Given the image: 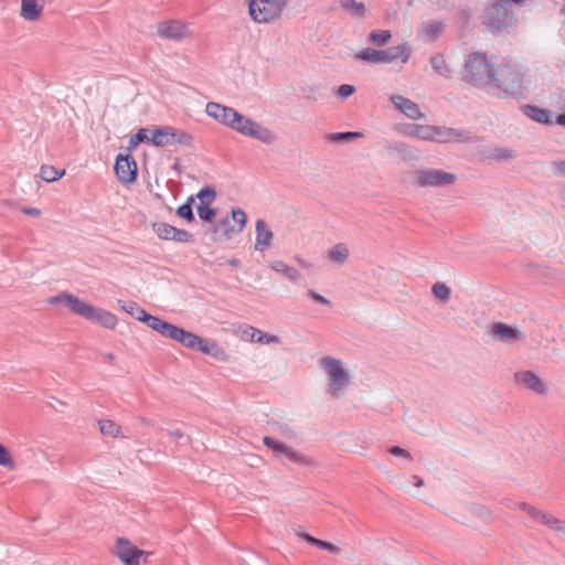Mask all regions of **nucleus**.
<instances>
[{
	"label": "nucleus",
	"instance_id": "nucleus-1",
	"mask_svg": "<svg viewBox=\"0 0 565 565\" xmlns=\"http://www.w3.org/2000/svg\"><path fill=\"white\" fill-rule=\"evenodd\" d=\"M49 303H64L72 313L109 330H114L118 326V319L113 312L103 308L95 307L89 302L79 299L78 297L68 292H62L55 297L50 298Z\"/></svg>",
	"mask_w": 565,
	"mask_h": 565
},
{
	"label": "nucleus",
	"instance_id": "nucleus-2",
	"mask_svg": "<svg viewBox=\"0 0 565 565\" xmlns=\"http://www.w3.org/2000/svg\"><path fill=\"white\" fill-rule=\"evenodd\" d=\"M146 323L150 329L153 331H157L162 337L174 340L185 348L198 350L202 353L210 354L212 353L213 349H216L215 343H211L199 335L186 331L180 327H177L170 322L163 321L162 319L147 315L146 318L142 321Z\"/></svg>",
	"mask_w": 565,
	"mask_h": 565
},
{
	"label": "nucleus",
	"instance_id": "nucleus-3",
	"mask_svg": "<svg viewBox=\"0 0 565 565\" xmlns=\"http://www.w3.org/2000/svg\"><path fill=\"white\" fill-rule=\"evenodd\" d=\"M525 73L522 67L512 63H502L494 68L491 85L488 88L498 89V95L515 97L524 90Z\"/></svg>",
	"mask_w": 565,
	"mask_h": 565
},
{
	"label": "nucleus",
	"instance_id": "nucleus-4",
	"mask_svg": "<svg viewBox=\"0 0 565 565\" xmlns=\"http://www.w3.org/2000/svg\"><path fill=\"white\" fill-rule=\"evenodd\" d=\"M109 554L121 565H148L152 556V552L139 548L126 536L114 539Z\"/></svg>",
	"mask_w": 565,
	"mask_h": 565
},
{
	"label": "nucleus",
	"instance_id": "nucleus-5",
	"mask_svg": "<svg viewBox=\"0 0 565 565\" xmlns=\"http://www.w3.org/2000/svg\"><path fill=\"white\" fill-rule=\"evenodd\" d=\"M493 72L494 67L484 53H471L465 62L463 78L477 87L488 88Z\"/></svg>",
	"mask_w": 565,
	"mask_h": 565
},
{
	"label": "nucleus",
	"instance_id": "nucleus-6",
	"mask_svg": "<svg viewBox=\"0 0 565 565\" xmlns=\"http://www.w3.org/2000/svg\"><path fill=\"white\" fill-rule=\"evenodd\" d=\"M411 53V49L406 44H399L386 50L367 47L358 52L354 57L369 64H390L398 60L405 64L408 62Z\"/></svg>",
	"mask_w": 565,
	"mask_h": 565
},
{
	"label": "nucleus",
	"instance_id": "nucleus-7",
	"mask_svg": "<svg viewBox=\"0 0 565 565\" xmlns=\"http://www.w3.org/2000/svg\"><path fill=\"white\" fill-rule=\"evenodd\" d=\"M320 366L329 379L328 392L333 397H339L350 383L349 371L343 366L341 360L331 356L322 358Z\"/></svg>",
	"mask_w": 565,
	"mask_h": 565
},
{
	"label": "nucleus",
	"instance_id": "nucleus-8",
	"mask_svg": "<svg viewBox=\"0 0 565 565\" xmlns=\"http://www.w3.org/2000/svg\"><path fill=\"white\" fill-rule=\"evenodd\" d=\"M482 23L492 32L511 28L515 23L512 7L502 1H494L486 8Z\"/></svg>",
	"mask_w": 565,
	"mask_h": 565
},
{
	"label": "nucleus",
	"instance_id": "nucleus-9",
	"mask_svg": "<svg viewBox=\"0 0 565 565\" xmlns=\"http://www.w3.org/2000/svg\"><path fill=\"white\" fill-rule=\"evenodd\" d=\"M287 4L288 0H249V17L257 23H273Z\"/></svg>",
	"mask_w": 565,
	"mask_h": 565
},
{
	"label": "nucleus",
	"instance_id": "nucleus-10",
	"mask_svg": "<svg viewBox=\"0 0 565 565\" xmlns=\"http://www.w3.org/2000/svg\"><path fill=\"white\" fill-rule=\"evenodd\" d=\"M205 113L215 121L230 127L241 134L246 132L247 120L231 107L210 102L205 106Z\"/></svg>",
	"mask_w": 565,
	"mask_h": 565
},
{
	"label": "nucleus",
	"instance_id": "nucleus-11",
	"mask_svg": "<svg viewBox=\"0 0 565 565\" xmlns=\"http://www.w3.org/2000/svg\"><path fill=\"white\" fill-rule=\"evenodd\" d=\"M416 184L420 188H441L452 185L457 182V174L441 169H420L413 175Z\"/></svg>",
	"mask_w": 565,
	"mask_h": 565
},
{
	"label": "nucleus",
	"instance_id": "nucleus-12",
	"mask_svg": "<svg viewBox=\"0 0 565 565\" xmlns=\"http://www.w3.org/2000/svg\"><path fill=\"white\" fill-rule=\"evenodd\" d=\"M191 136L180 129L171 126L158 127L152 130L149 142L156 147H167L172 145H184L191 143Z\"/></svg>",
	"mask_w": 565,
	"mask_h": 565
},
{
	"label": "nucleus",
	"instance_id": "nucleus-13",
	"mask_svg": "<svg viewBox=\"0 0 565 565\" xmlns=\"http://www.w3.org/2000/svg\"><path fill=\"white\" fill-rule=\"evenodd\" d=\"M264 444L275 451V456L280 458L281 456L287 457L290 461L300 466H312L316 463L313 458L302 455L294 448L287 446L284 443L277 441L271 437H264Z\"/></svg>",
	"mask_w": 565,
	"mask_h": 565
},
{
	"label": "nucleus",
	"instance_id": "nucleus-14",
	"mask_svg": "<svg viewBox=\"0 0 565 565\" xmlns=\"http://www.w3.org/2000/svg\"><path fill=\"white\" fill-rule=\"evenodd\" d=\"M157 34L160 38L181 41L190 39L192 31L189 24L181 20H166L157 24Z\"/></svg>",
	"mask_w": 565,
	"mask_h": 565
},
{
	"label": "nucleus",
	"instance_id": "nucleus-15",
	"mask_svg": "<svg viewBox=\"0 0 565 565\" xmlns=\"http://www.w3.org/2000/svg\"><path fill=\"white\" fill-rule=\"evenodd\" d=\"M519 508L525 511L529 514V516L532 518L534 521H537L559 533L561 539L565 541V522L525 502L520 503Z\"/></svg>",
	"mask_w": 565,
	"mask_h": 565
},
{
	"label": "nucleus",
	"instance_id": "nucleus-16",
	"mask_svg": "<svg viewBox=\"0 0 565 565\" xmlns=\"http://www.w3.org/2000/svg\"><path fill=\"white\" fill-rule=\"evenodd\" d=\"M433 137L435 142H475L477 137L471 136L469 131L449 127L434 126Z\"/></svg>",
	"mask_w": 565,
	"mask_h": 565
},
{
	"label": "nucleus",
	"instance_id": "nucleus-17",
	"mask_svg": "<svg viewBox=\"0 0 565 565\" xmlns=\"http://www.w3.org/2000/svg\"><path fill=\"white\" fill-rule=\"evenodd\" d=\"M246 222L245 212L242 210H233L231 215L224 217L215 227L214 233L230 237L232 234L241 232Z\"/></svg>",
	"mask_w": 565,
	"mask_h": 565
},
{
	"label": "nucleus",
	"instance_id": "nucleus-18",
	"mask_svg": "<svg viewBox=\"0 0 565 565\" xmlns=\"http://www.w3.org/2000/svg\"><path fill=\"white\" fill-rule=\"evenodd\" d=\"M152 230L160 239L174 241L178 243H189L193 239V235L185 231L177 228L168 223H153Z\"/></svg>",
	"mask_w": 565,
	"mask_h": 565
},
{
	"label": "nucleus",
	"instance_id": "nucleus-19",
	"mask_svg": "<svg viewBox=\"0 0 565 565\" xmlns=\"http://www.w3.org/2000/svg\"><path fill=\"white\" fill-rule=\"evenodd\" d=\"M115 173L124 184L135 182L137 177V164L132 157L119 154L115 162Z\"/></svg>",
	"mask_w": 565,
	"mask_h": 565
},
{
	"label": "nucleus",
	"instance_id": "nucleus-20",
	"mask_svg": "<svg viewBox=\"0 0 565 565\" xmlns=\"http://www.w3.org/2000/svg\"><path fill=\"white\" fill-rule=\"evenodd\" d=\"M255 243L254 249L257 252H265L269 249L274 241V232L270 226L263 220H257L255 223Z\"/></svg>",
	"mask_w": 565,
	"mask_h": 565
},
{
	"label": "nucleus",
	"instance_id": "nucleus-21",
	"mask_svg": "<svg viewBox=\"0 0 565 565\" xmlns=\"http://www.w3.org/2000/svg\"><path fill=\"white\" fill-rule=\"evenodd\" d=\"M391 102L398 110H401L404 115L413 120L422 119L425 117L419 106L415 102L402 95H392Z\"/></svg>",
	"mask_w": 565,
	"mask_h": 565
},
{
	"label": "nucleus",
	"instance_id": "nucleus-22",
	"mask_svg": "<svg viewBox=\"0 0 565 565\" xmlns=\"http://www.w3.org/2000/svg\"><path fill=\"white\" fill-rule=\"evenodd\" d=\"M514 380L518 384L523 385L525 388L536 394H544L546 391L543 381L532 371L516 372Z\"/></svg>",
	"mask_w": 565,
	"mask_h": 565
},
{
	"label": "nucleus",
	"instance_id": "nucleus-23",
	"mask_svg": "<svg viewBox=\"0 0 565 565\" xmlns=\"http://www.w3.org/2000/svg\"><path fill=\"white\" fill-rule=\"evenodd\" d=\"M44 10L43 0H21L20 15L29 22L40 20Z\"/></svg>",
	"mask_w": 565,
	"mask_h": 565
},
{
	"label": "nucleus",
	"instance_id": "nucleus-24",
	"mask_svg": "<svg viewBox=\"0 0 565 565\" xmlns=\"http://www.w3.org/2000/svg\"><path fill=\"white\" fill-rule=\"evenodd\" d=\"M521 110L523 115L539 124L551 125L554 122L552 111L548 109L535 105H524Z\"/></svg>",
	"mask_w": 565,
	"mask_h": 565
},
{
	"label": "nucleus",
	"instance_id": "nucleus-25",
	"mask_svg": "<svg viewBox=\"0 0 565 565\" xmlns=\"http://www.w3.org/2000/svg\"><path fill=\"white\" fill-rule=\"evenodd\" d=\"M492 333L504 342L524 339L523 333L519 329L512 328L511 326L503 322L494 323L492 327Z\"/></svg>",
	"mask_w": 565,
	"mask_h": 565
},
{
	"label": "nucleus",
	"instance_id": "nucleus-26",
	"mask_svg": "<svg viewBox=\"0 0 565 565\" xmlns=\"http://www.w3.org/2000/svg\"><path fill=\"white\" fill-rule=\"evenodd\" d=\"M445 29V24L437 20L424 22L420 26V35L424 41L433 42L439 38Z\"/></svg>",
	"mask_w": 565,
	"mask_h": 565
},
{
	"label": "nucleus",
	"instance_id": "nucleus-27",
	"mask_svg": "<svg viewBox=\"0 0 565 565\" xmlns=\"http://www.w3.org/2000/svg\"><path fill=\"white\" fill-rule=\"evenodd\" d=\"M270 268L276 273L284 275L286 278H288L291 282L296 285L300 284L303 279L301 273L298 269L289 266L288 264L281 260L273 262L270 264Z\"/></svg>",
	"mask_w": 565,
	"mask_h": 565
},
{
	"label": "nucleus",
	"instance_id": "nucleus-28",
	"mask_svg": "<svg viewBox=\"0 0 565 565\" xmlns=\"http://www.w3.org/2000/svg\"><path fill=\"white\" fill-rule=\"evenodd\" d=\"M249 137H253L264 143H271L276 139V136L273 131L250 120Z\"/></svg>",
	"mask_w": 565,
	"mask_h": 565
},
{
	"label": "nucleus",
	"instance_id": "nucleus-29",
	"mask_svg": "<svg viewBox=\"0 0 565 565\" xmlns=\"http://www.w3.org/2000/svg\"><path fill=\"white\" fill-rule=\"evenodd\" d=\"M249 341L259 344H280L282 342L280 337L268 334L254 327H249Z\"/></svg>",
	"mask_w": 565,
	"mask_h": 565
},
{
	"label": "nucleus",
	"instance_id": "nucleus-30",
	"mask_svg": "<svg viewBox=\"0 0 565 565\" xmlns=\"http://www.w3.org/2000/svg\"><path fill=\"white\" fill-rule=\"evenodd\" d=\"M350 256V250L345 244L339 243L328 250V259L337 265L347 263Z\"/></svg>",
	"mask_w": 565,
	"mask_h": 565
},
{
	"label": "nucleus",
	"instance_id": "nucleus-31",
	"mask_svg": "<svg viewBox=\"0 0 565 565\" xmlns=\"http://www.w3.org/2000/svg\"><path fill=\"white\" fill-rule=\"evenodd\" d=\"M99 431L102 435L118 438L122 436L121 426L115 423L111 419H100L97 423Z\"/></svg>",
	"mask_w": 565,
	"mask_h": 565
},
{
	"label": "nucleus",
	"instance_id": "nucleus-32",
	"mask_svg": "<svg viewBox=\"0 0 565 565\" xmlns=\"http://www.w3.org/2000/svg\"><path fill=\"white\" fill-rule=\"evenodd\" d=\"M434 126L431 125H412L407 135L425 141H433Z\"/></svg>",
	"mask_w": 565,
	"mask_h": 565
},
{
	"label": "nucleus",
	"instance_id": "nucleus-33",
	"mask_svg": "<svg viewBox=\"0 0 565 565\" xmlns=\"http://www.w3.org/2000/svg\"><path fill=\"white\" fill-rule=\"evenodd\" d=\"M340 6L355 18H364L366 12L365 4L356 0H340Z\"/></svg>",
	"mask_w": 565,
	"mask_h": 565
},
{
	"label": "nucleus",
	"instance_id": "nucleus-34",
	"mask_svg": "<svg viewBox=\"0 0 565 565\" xmlns=\"http://www.w3.org/2000/svg\"><path fill=\"white\" fill-rule=\"evenodd\" d=\"M430 64L434 68V71L446 78H449L451 76V68L447 64L444 55L436 54L430 58Z\"/></svg>",
	"mask_w": 565,
	"mask_h": 565
},
{
	"label": "nucleus",
	"instance_id": "nucleus-35",
	"mask_svg": "<svg viewBox=\"0 0 565 565\" xmlns=\"http://www.w3.org/2000/svg\"><path fill=\"white\" fill-rule=\"evenodd\" d=\"M120 308L126 311L128 315L135 317L139 321H143L148 312L139 307L136 302L129 301V302H118Z\"/></svg>",
	"mask_w": 565,
	"mask_h": 565
},
{
	"label": "nucleus",
	"instance_id": "nucleus-36",
	"mask_svg": "<svg viewBox=\"0 0 565 565\" xmlns=\"http://www.w3.org/2000/svg\"><path fill=\"white\" fill-rule=\"evenodd\" d=\"M65 174V170H56L53 166H42L40 168V177L45 182H54Z\"/></svg>",
	"mask_w": 565,
	"mask_h": 565
},
{
	"label": "nucleus",
	"instance_id": "nucleus-37",
	"mask_svg": "<svg viewBox=\"0 0 565 565\" xmlns=\"http://www.w3.org/2000/svg\"><path fill=\"white\" fill-rule=\"evenodd\" d=\"M0 467L13 471L17 469V462L11 451L2 444H0Z\"/></svg>",
	"mask_w": 565,
	"mask_h": 565
},
{
	"label": "nucleus",
	"instance_id": "nucleus-38",
	"mask_svg": "<svg viewBox=\"0 0 565 565\" xmlns=\"http://www.w3.org/2000/svg\"><path fill=\"white\" fill-rule=\"evenodd\" d=\"M391 39L392 32L390 30H373L369 35L370 42L377 46L386 45Z\"/></svg>",
	"mask_w": 565,
	"mask_h": 565
},
{
	"label": "nucleus",
	"instance_id": "nucleus-39",
	"mask_svg": "<svg viewBox=\"0 0 565 565\" xmlns=\"http://www.w3.org/2000/svg\"><path fill=\"white\" fill-rule=\"evenodd\" d=\"M431 292L443 302H447L451 297V289L443 281H437L431 287Z\"/></svg>",
	"mask_w": 565,
	"mask_h": 565
},
{
	"label": "nucleus",
	"instance_id": "nucleus-40",
	"mask_svg": "<svg viewBox=\"0 0 565 565\" xmlns=\"http://www.w3.org/2000/svg\"><path fill=\"white\" fill-rule=\"evenodd\" d=\"M196 199L199 200L196 205H211L215 200V191L212 188L201 189L196 194Z\"/></svg>",
	"mask_w": 565,
	"mask_h": 565
},
{
	"label": "nucleus",
	"instance_id": "nucleus-41",
	"mask_svg": "<svg viewBox=\"0 0 565 565\" xmlns=\"http://www.w3.org/2000/svg\"><path fill=\"white\" fill-rule=\"evenodd\" d=\"M196 212L201 220L205 222H211L216 215V212L214 209L211 207V205H196Z\"/></svg>",
	"mask_w": 565,
	"mask_h": 565
},
{
	"label": "nucleus",
	"instance_id": "nucleus-42",
	"mask_svg": "<svg viewBox=\"0 0 565 565\" xmlns=\"http://www.w3.org/2000/svg\"><path fill=\"white\" fill-rule=\"evenodd\" d=\"M361 132L348 131V132H334L329 136L332 141H343L361 137Z\"/></svg>",
	"mask_w": 565,
	"mask_h": 565
},
{
	"label": "nucleus",
	"instance_id": "nucleus-43",
	"mask_svg": "<svg viewBox=\"0 0 565 565\" xmlns=\"http://www.w3.org/2000/svg\"><path fill=\"white\" fill-rule=\"evenodd\" d=\"M150 137L147 135V130L141 128L138 130V132L130 138L129 145L131 148L137 147L140 142L148 141L149 142Z\"/></svg>",
	"mask_w": 565,
	"mask_h": 565
},
{
	"label": "nucleus",
	"instance_id": "nucleus-44",
	"mask_svg": "<svg viewBox=\"0 0 565 565\" xmlns=\"http://www.w3.org/2000/svg\"><path fill=\"white\" fill-rule=\"evenodd\" d=\"M177 214L180 217H182L189 222L193 221V218H194L193 212H192V206L190 203H184V204L180 205L177 210Z\"/></svg>",
	"mask_w": 565,
	"mask_h": 565
},
{
	"label": "nucleus",
	"instance_id": "nucleus-45",
	"mask_svg": "<svg viewBox=\"0 0 565 565\" xmlns=\"http://www.w3.org/2000/svg\"><path fill=\"white\" fill-rule=\"evenodd\" d=\"M355 93V87L353 85L343 84L341 85L338 90L337 95L340 99H345L353 95Z\"/></svg>",
	"mask_w": 565,
	"mask_h": 565
},
{
	"label": "nucleus",
	"instance_id": "nucleus-46",
	"mask_svg": "<svg viewBox=\"0 0 565 565\" xmlns=\"http://www.w3.org/2000/svg\"><path fill=\"white\" fill-rule=\"evenodd\" d=\"M492 157L497 160L512 159L515 157V153L513 150H510V149L497 148L493 150Z\"/></svg>",
	"mask_w": 565,
	"mask_h": 565
},
{
	"label": "nucleus",
	"instance_id": "nucleus-47",
	"mask_svg": "<svg viewBox=\"0 0 565 565\" xmlns=\"http://www.w3.org/2000/svg\"><path fill=\"white\" fill-rule=\"evenodd\" d=\"M388 452L391 455H393V456L402 457V458H405L407 460L412 459L411 452L408 450L404 449V448L398 447V446L391 447L388 449Z\"/></svg>",
	"mask_w": 565,
	"mask_h": 565
},
{
	"label": "nucleus",
	"instance_id": "nucleus-48",
	"mask_svg": "<svg viewBox=\"0 0 565 565\" xmlns=\"http://www.w3.org/2000/svg\"><path fill=\"white\" fill-rule=\"evenodd\" d=\"M301 536L311 545H315L317 546L318 548L320 550H326V544H327V541H322V540H319V539H316L313 536H311L310 534L308 533H302Z\"/></svg>",
	"mask_w": 565,
	"mask_h": 565
},
{
	"label": "nucleus",
	"instance_id": "nucleus-49",
	"mask_svg": "<svg viewBox=\"0 0 565 565\" xmlns=\"http://www.w3.org/2000/svg\"><path fill=\"white\" fill-rule=\"evenodd\" d=\"M307 296L313 299L315 301L322 303V305H330V300L326 298L324 296L316 292L315 290H308Z\"/></svg>",
	"mask_w": 565,
	"mask_h": 565
},
{
	"label": "nucleus",
	"instance_id": "nucleus-50",
	"mask_svg": "<svg viewBox=\"0 0 565 565\" xmlns=\"http://www.w3.org/2000/svg\"><path fill=\"white\" fill-rule=\"evenodd\" d=\"M168 435L174 440L183 438V431L180 428H173L168 430Z\"/></svg>",
	"mask_w": 565,
	"mask_h": 565
},
{
	"label": "nucleus",
	"instance_id": "nucleus-51",
	"mask_svg": "<svg viewBox=\"0 0 565 565\" xmlns=\"http://www.w3.org/2000/svg\"><path fill=\"white\" fill-rule=\"evenodd\" d=\"M554 167L557 174L565 177V161H557Z\"/></svg>",
	"mask_w": 565,
	"mask_h": 565
},
{
	"label": "nucleus",
	"instance_id": "nucleus-52",
	"mask_svg": "<svg viewBox=\"0 0 565 565\" xmlns=\"http://www.w3.org/2000/svg\"><path fill=\"white\" fill-rule=\"evenodd\" d=\"M324 551H328L332 554H339L341 552V548L330 542H327Z\"/></svg>",
	"mask_w": 565,
	"mask_h": 565
},
{
	"label": "nucleus",
	"instance_id": "nucleus-53",
	"mask_svg": "<svg viewBox=\"0 0 565 565\" xmlns=\"http://www.w3.org/2000/svg\"><path fill=\"white\" fill-rule=\"evenodd\" d=\"M554 122L565 127V113L556 116Z\"/></svg>",
	"mask_w": 565,
	"mask_h": 565
},
{
	"label": "nucleus",
	"instance_id": "nucleus-54",
	"mask_svg": "<svg viewBox=\"0 0 565 565\" xmlns=\"http://www.w3.org/2000/svg\"><path fill=\"white\" fill-rule=\"evenodd\" d=\"M296 260L302 268L309 269L311 267V265L308 262L300 257H296Z\"/></svg>",
	"mask_w": 565,
	"mask_h": 565
},
{
	"label": "nucleus",
	"instance_id": "nucleus-55",
	"mask_svg": "<svg viewBox=\"0 0 565 565\" xmlns=\"http://www.w3.org/2000/svg\"><path fill=\"white\" fill-rule=\"evenodd\" d=\"M413 479L415 481L416 487H422L424 484V480L420 477L414 476Z\"/></svg>",
	"mask_w": 565,
	"mask_h": 565
},
{
	"label": "nucleus",
	"instance_id": "nucleus-56",
	"mask_svg": "<svg viewBox=\"0 0 565 565\" xmlns=\"http://www.w3.org/2000/svg\"><path fill=\"white\" fill-rule=\"evenodd\" d=\"M104 358L110 362L115 361V359H116L115 354H113V353H106V354H104Z\"/></svg>",
	"mask_w": 565,
	"mask_h": 565
},
{
	"label": "nucleus",
	"instance_id": "nucleus-57",
	"mask_svg": "<svg viewBox=\"0 0 565 565\" xmlns=\"http://www.w3.org/2000/svg\"><path fill=\"white\" fill-rule=\"evenodd\" d=\"M140 422L146 424L147 420L145 418H141Z\"/></svg>",
	"mask_w": 565,
	"mask_h": 565
}]
</instances>
